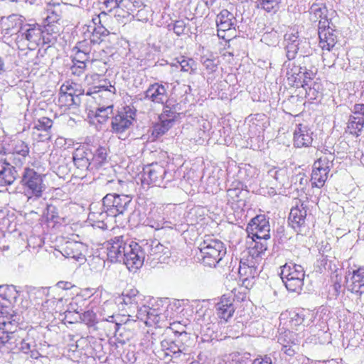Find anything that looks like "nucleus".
Masks as SVG:
<instances>
[{"label": "nucleus", "instance_id": "nucleus-1", "mask_svg": "<svg viewBox=\"0 0 364 364\" xmlns=\"http://www.w3.org/2000/svg\"><path fill=\"white\" fill-rule=\"evenodd\" d=\"M106 249L107 259L111 262H122L133 272L140 268L136 242H127L124 236H117L107 242Z\"/></svg>", "mask_w": 364, "mask_h": 364}, {"label": "nucleus", "instance_id": "nucleus-2", "mask_svg": "<svg viewBox=\"0 0 364 364\" xmlns=\"http://www.w3.org/2000/svg\"><path fill=\"white\" fill-rule=\"evenodd\" d=\"M310 60L309 55H302L296 62L290 63L285 61L284 67L286 68V77L289 85L292 87H302L306 82L314 80L316 70H313L311 68H308L306 63Z\"/></svg>", "mask_w": 364, "mask_h": 364}, {"label": "nucleus", "instance_id": "nucleus-3", "mask_svg": "<svg viewBox=\"0 0 364 364\" xmlns=\"http://www.w3.org/2000/svg\"><path fill=\"white\" fill-rule=\"evenodd\" d=\"M226 254V248L223 242L218 239L207 237L200 244L197 259L203 265L215 267Z\"/></svg>", "mask_w": 364, "mask_h": 364}, {"label": "nucleus", "instance_id": "nucleus-4", "mask_svg": "<svg viewBox=\"0 0 364 364\" xmlns=\"http://www.w3.org/2000/svg\"><path fill=\"white\" fill-rule=\"evenodd\" d=\"M104 4L110 9H121L124 12L123 16L132 15L140 21L146 22L152 16L151 9L143 0H104Z\"/></svg>", "mask_w": 364, "mask_h": 364}, {"label": "nucleus", "instance_id": "nucleus-5", "mask_svg": "<svg viewBox=\"0 0 364 364\" xmlns=\"http://www.w3.org/2000/svg\"><path fill=\"white\" fill-rule=\"evenodd\" d=\"M174 179V174L166 167L159 164H151L143 168L141 184L166 187V185Z\"/></svg>", "mask_w": 364, "mask_h": 364}, {"label": "nucleus", "instance_id": "nucleus-6", "mask_svg": "<svg viewBox=\"0 0 364 364\" xmlns=\"http://www.w3.org/2000/svg\"><path fill=\"white\" fill-rule=\"evenodd\" d=\"M132 198L129 195L108 193L102 198V210L100 216L105 215L109 217H117L125 214L132 203Z\"/></svg>", "mask_w": 364, "mask_h": 364}, {"label": "nucleus", "instance_id": "nucleus-7", "mask_svg": "<svg viewBox=\"0 0 364 364\" xmlns=\"http://www.w3.org/2000/svg\"><path fill=\"white\" fill-rule=\"evenodd\" d=\"M281 279L289 291L299 294L304 286L305 272L302 266L293 262L281 267Z\"/></svg>", "mask_w": 364, "mask_h": 364}, {"label": "nucleus", "instance_id": "nucleus-8", "mask_svg": "<svg viewBox=\"0 0 364 364\" xmlns=\"http://www.w3.org/2000/svg\"><path fill=\"white\" fill-rule=\"evenodd\" d=\"M138 255L140 256V267L143 265L146 259L150 260H158L159 262H164L166 258L171 255L168 247L161 244L158 240L141 241L137 243Z\"/></svg>", "mask_w": 364, "mask_h": 364}, {"label": "nucleus", "instance_id": "nucleus-9", "mask_svg": "<svg viewBox=\"0 0 364 364\" xmlns=\"http://www.w3.org/2000/svg\"><path fill=\"white\" fill-rule=\"evenodd\" d=\"M43 30L38 24H24L20 33L15 38L18 49L33 50L41 43Z\"/></svg>", "mask_w": 364, "mask_h": 364}, {"label": "nucleus", "instance_id": "nucleus-10", "mask_svg": "<svg viewBox=\"0 0 364 364\" xmlns=\"http://www.w3.org/2000/svg\"><path fill=\"white\" fill-rule=\"evenodd\" d=\"M45 175L36 172L33 168H26L24 169L21 183L28 198L33 196L39 198L42 196L43 192L46 188L43 181Z\"/></svg>", "mask_w": 364, "mask_h": 364}, {"label": "nucleus", "instance_id": "nucleus-11", "mask_svg": "<svg viewBox=\"0 0 364 364\" xmlns=\"http://www.w3.org/2000/svg\"><path fill=\"white\" fill-rule=\"evenodd\" d=\"M0 316V347L8 343L21 322L20 314L12 309H3Z\"/></svg>", "mask_w": 364, "mask_h": 364}, {"label": "nucleus", "instance_id": "nucleus-12", "mask_svg": "<svg viewBox=\"0 0 364 364\" xmlns=\"http://www.w3.org/2000/svg\"><path fill=\"white\" fill-rule=\"evenodd\" d=\"M338 32L335 26L328 22L327 19L320 20L318 22L319 45L323 50L330 51L338 41Z\"/></svg>", "mask_w": 364, "mask_h": 364}, {"label": "nucleus", "instance_id": "nucleus-13", "mask_svg": "<svg viewBox=\"0 0 364 364\" xmlns=\"http://www.w3.org/2000/svg\"><path fill=\"white\" fill-rule=\"evenodd\" d=\"M249 237L270 239L269 220L264 215H258L253 218L246 228Z\"/></svg>", "mask_w": 364, "mask_h": 364}, {"label": "nucleus", "instance_id": "nucleus-14", "mask_svg": "<svg viewBox=\"0 0 364 364\" xmlns=\"http://www.w3.org/2000/svg\"><path fill=\"white\" fill-rule=\"evenodd\" d=\"M23 25L21 16L12 14L8 17H3L0 20V29L4 38L8 40L13 38L15 41L16 36L20 33Z\"/></svg>", "mask_w": 364, "mask_h": 364}, {"label": "nucleus", "instance_id": "nucleus-15", "mask_svg": "<svg viewBox=\"0 0 364 364\" xmlns=\"http://www.w3.org/2000/svg\"><path fill=\"white\" fill-rule=\"evenodd\" d=\"M136 113L130 107L124 109V112H118L112 119V131L116 134H122L127 130L135 119Z\"/></svg>", "mask_w": 364, "mask_h": 364}, {"label": "nucleus", "instance_id": "nucleus-16", "mask_svg": "<svg viewBox=\"0 0 364 364\" xmlns=\"http://www.w3.org/2000/svg\"><path fill=\"white\" fill-rule=\"evenodd\" d=\"M91 155L92 149L88 146H82L74 151L73 161L80 173L95 171L92 167Z\"/></svg>", "mask_w": 364, "mask_h": 364}, {"label": "nucleus", "instance_id": "nucleus-17", "mask_svg": "<svg viewBox=\"0 0 364 364\" xmlns=\"http://www.w3.org/2000/svg\"><path fill=\"white\" fill-rule=\"evenodd\" d=\"M168 83L161 84L155 82L149 86L144 92V100H149L154 104L164 105L168 102Z\"/></svg>", "mask_w": 364, "mask_h": 364}, {"label": "nucleus", "instance_id": "nucleus-18", "mask_svg": "<svg viewBox=\"0 0 364 364\" xmlns=\"http://www.w3.org/2000/svg\"><path fill=\"white\" fill-rule=\"evenodd\" d=\"M62 6L60 4H48L46 8L47 16L45 18L44 28L50 32L58 34L60 28L55 23H58L62 16Z\"/></svg>", "mask_w": 364, "mask_h": 364}, {"label": "nucleus", "instance_id": "nucleus-19", "mask_svg": "<svg viewBox=\"0 0 364 364\" xmlns=\"http://www.w3.org/2000/svg\"><path fill=\"white\" fill-rule=\"evenodd\" d=\"M143 296L136 289H130L123 291L118 298L119 304L124 306L123 310L130 313H134L136 309L141 304Z\"/></svg>", "mask_w": 364, "mask_h": 364}, {"label": "nucleus", "instance_id": "nucleus-20", "mask_svg": "<svg viewBox=\"0 0 364 364\" xmlns=\"http://www.w3.org/2000/svg\"><path fill=\"white\" fill-rule=\"evenodd\" d=\"M306 218V210L303 204L300 206L296 205L291 209L288 218L289 224L296 232L304 235L306 234L304 231Z\"/></svg>", "mask_w": 364, "mask_h": 364}, {"label": "nucleus", "instance_id": "nucleus-21", "mask_svg": "<svg viewBox=\"0 0 364 364\" xmlns=\"http://www.w3.org/2000/svg\"><path fill=\"white\" fill-rule=\"evenodd\" d=\"M19 177L16 167L9 163L6 159L0 158V187L12 185Z\"/></svg>", "mask_w": 364, "mask_h": 364}, {"label": "nucleus", "instance_id": "nucleus-22", "mask_svg": "<svg viewBox=\"0 0 364 364\" xmlns=\"http://www.w3.org/2000/svg\"><path fill=\"white\" fill-rule=\"evenodd\" d=\"M313 132L305 124L296 125L294 130V144L296 147H309L313 141Z\"/></svg>", "mask_w": 364, "mask_h": 364}, {"label": "nucleus", "instance_id": "nucleus-23", "mask_svg": "<svg viewBox=\"0 0 364 364\" xmlns=\"http://www.w3.org/2000/svg\"><path fill=\"white\" fill-rule=\"evenodd\" d=\"M216 23L218 27V36L224 38L221 33L235 30L236 18L234 15L227 9H223L217 16Z\"/></svg>", "mask_w": 364, "mask_h": 364}, {"label": "nucleus", "instance_id": "nucleus-24", "mask_svg": "<svg viewBox=\"0 0 364 364\" xmlns=\"http://www.w3.org/2000/svg\"><path fill=\"white\" fill-rule=\"evenodd\" d=\"M161 346L162 348V350L160 353L161 355H159V357L162 359H167L169 364L170 362L171 363H175L176 362L173 360V359H176L179 357H183V360L184 359V353L182 350L178 348L176 344L174 343L173 341L171 339H164L161 342Z\"/></svg>", "mask_w": 364, "mask_h": 364}, {"label": "nucleus", "instance_id": "nucleus-25", "mask_svg": "<svg viewBox=\"0 0 364 364\" xmlns=\"http://www.w3.org/2000/svg\"><path fill=\"white\" fill-rule=\"evenodd\" d=\"M102 16L103 17H106V14L105 13H102L97 17L92 18L93 22V28L91 32V35L90 36V40L92 43V44H100L109 33V31L101 23V18Z\"/></svg>", "mask_w": 364, "mask_h": 364}, {"label": "nucleus", "instance_id": "nucleus-26", "mask_svg": "<svg viewBox=\"0 0 364 364\" xmlns=\"http://www.w3.org/2000/svg\"><path fill=\"white\" fill-rule=\"evenodd\" d=\"M215 309L218 317L227 321L235 312L232 299L226 295H223L220 301L215 305Z\"/></svg>", "mask_w": 364, "mask_h": 364}, {"label": "nucleus", "instance_id": "nucleus-27", "mask_svg": "<svg viewBox=\"0 0 364 364\" xmlns=\"http://www.w3.org/2000/svg\"><path fill=\"white\" fill-rule=\"evenodd\" d=\"M350 280L351 284L348 286V290L360 296L364 294V267L353 270Z\"/></svg>", "mask_w": 364, "mask_h": 364}, {"label": "nucleus", "instance_id": "nucleus-28", "mask_svg": "<svg viewBox=\"0 0 364 364\" xmlns=\"http://www.w3.org/2000/svg\"><path fill=\"white\" fill-rule=\"evenodd\" d=\"M82 249V243L75 241H68L64 245L61 252L67 258L80 260L83 259Z\"/></svg>", "mask_w": 364, "mask_h": 364}, {"label": "nucleus", "instance_id": "nucleus-29", "mask_svg": "<svg viewBox=\"0 0 364 364\" xmlns=\"http://www.w3.org/2000/svg\"><path fill=\"white\" fill-rule=\"evenodd\" d=\"M176 326L177 324L173 323L170 327V328L173 331L176 337L173 341L184 353V359H187L186 357L188 355V353H187V346L186 343L189 340V336L185 331L184 327L178 330L176 328Z\"/></svg>", "mask_w": 364, "mask_h": 364}, {"label": "nucleus", "instance_id": "nucleus-30", "mask_svg": "<svg viewBox=\"0 0 364 364\" xmlns=\"http://www.w3.org/2000/svg\"><path fill=\"white\" fill-rule=\"evenodd\" d=\"M254 242V246L249 250L250 257L253 259H262L265 251L267 250L269 239L261 238H252Z\"/></svg>", "mask_w": 364, "mask_h": 364}, {"label": "nucleus", "instance_id": "nucleus-31", "mask_svg": "<svg viewBox=\"0 0 364 364\" xmlns=\"http://www.w3.org/2000/svg\"><path fill=\"white\" fill-rule=\"evenodd\" d=\"M92 167L98 169L107 162V151L104 146H99L95 151L92 150Z\"/></svg>", "mask_w": 364, "mask_h": 364}, {"label": "nucleus", "instance_id": "nucleus-32", "mask_svg": "<svg viewBox=\"0 0 364 364\" xmlns=\"http://www.w3.org/2000/svg\"><path fill=\"white\" fill-rule=\"evenodd\" d=\"M113 114V105H107V106L98 107L96 110L90 111L88 117L93 116L99 123L103 124L107 122L109 116Z\"/></svg>", "mask_w": 364, "mask_h": 364}, {"label": "nucleus", "instance_id": "nucleus-33", "mask_svg": "<svg viewBox=\"0 0 364 364\" xmlns=\"http://www.w3.org/2000/svg\"><path fill=\"white\" fill-rule=\"evenodd\" d=\"M306 90V97L309 100L318 99L321 95L322 85L320 82L310 80L301 87Z\"/></svg>", "mask_w": 364, "mask_h": 364}, {"label": "nucleus", "instance_id": "nucleus-34", "mask_svg": "<svg viewBox=\"0 0 364 364\" xmlns=\"http://www.w3.org/2000/svg\"><path fill=\"white\" fill-rule=\"evenodd\" d=\"M328 173V171H323L322 168L314 164L311 178L312 187L321 188L327 179Z\"/></svg>", "mask_w": 364, "mask_h": 364}, {"label": "nucleus", "instance_id": "nucleus-35", "mask_svg": "<svg viewBox=\"0 0 364 364\" xmlns=\"http://www.w3.org/2000/svg\"><path fill=\"white\" fill-rule=\"evenodd\" d=\"M19 296V291L14 285H1L0 297L8 301L10 304H14Z\"/></svg>", "mask_w": 364, "mask_h": 364}, {"label": "nucleus", "instance_id": "nucleus-36", "mask_svg": "<svg viewBox=\"0 0 364 364\" xmlns=\"http://www.w3.org/2000/svg\"><path fill=\"white\" fill-rule=\"evenodd\" d=\"M364 127V117L350 115L348 121L347 129L350 134L356 135L360 134Z\"/></svg>", "mask_w": 364, "mask_h": 364}, {"label": "nucleus", "instance_id": "nucleus-37", "mask_svg": "<svg viewBox=\"0 0 364 364\" xmlns=\"http://www.w3.org/2000/svg\"><path fill=\"white\" fill-rule=\"evenodd\" d=\"M259 259H253L252 257H248L246 262H242V265L240 266L239 273L242 275L250 274L254 277L255 274H257V264ZM261 260V259H259Z\"/></svg>", "mask_w": 364, "mask_h": 364}, {"label": "nucleus", "instance_id": "nucleus-38", "mask_svg": "<svg viewBox=\"0 0 364 364\" xmlns=\"http://www.w3.org/2000/svg\"><path fill=\"white\" fill-rule=\"evenodd\" d=\"M58 103L61 107H67L70 109L78 107L81 103V100L80 97L73 96L71 93H68L58 96Z\"/></svg>", "mask_w": 364, "mask_h": 364}, {"label": "nucleus", "instance_id": "nucleus-39", "mask_svg": "<svg viewBox=\"0 0 364 364\" xmlns=\"http://www.w3.org/2000/svg\"><path fill=\"white\" fill-rule=\"evenodd\" d=\"M29 154V147L28 144L22 140L15 141L13 146V154L18 156V161L22 163V160L25 161L26 156Z\"/></svg>", "mask_w": 364, "mask_h": 364}, {"label": "nucleus", "instance_id": "nucleus-40", "mask_svg": "<svg viewBox=\"0 0 364 364\" xmlns=\"http://www.w3.org/2000/svg\"><path fill=\"white\" fill-rule=\"evenodd\" d=\"M256 6L267 12L275 13L280 7L282 0H256Z\"/></svg>", "mask_w": 364, "mask_h": 364}, {"label": "nucleus", "instance_id": "nucleus-41", "mask_svg": "<svg viewBox=\"0 0 364 364\" xmlns=\"http://www.w3.org/2000/svg\"><path fill=\"white\" fill-rule=\"evenodd\" d=\"M287 169L273 167L267 172V176L272 178L279 185L283 186L287 180Z\"/></svg>", "mask_w": 364, "mask_h": 364}, {"label": "nucleus", "instance_id": "nucleus-42", "mask_svg": "<svg viewBox=\"0 0 364 364\" xmlns=\"http://www.w3.org/2000/svg\"><path fill=\"white\" fill-rule=\"evenodd\" d=\"M173 124L166 119H159L152 129L151 134L154 138H159L166 134L172 127Z\"/></svg>", "mask_w": 364, "mask_h": 364}, {"label": "nucleus", "instance_id": "nucleus-43", "mask_svg": "<svg viewBox=\"0 0 364 364\" xmlns=\"http://www.w3.org/2000/svg\"><path fill=\"white\" fill-rule=\"evenodd\" d=\"M310 315V312L305 309H299L291 313L290 323L291 326H299L305 325V318L306 315Z\"/></svg>", "mask_w": 364, "mask_h": 364}, {"label": "nucleus", "instance_id": "nucleus-44", "mask_svg": "<svg viewBox=\"0 0 364 364\" xmlns=\"http://www.w3.org/2000/svg\"><path fill=\"white\" fill-rule=\"evenodd\" d=\"M163 105V111L161 114L159 116V119H166L173 124L178 115V113L176 112L175 109L173 108V105H171L169 101L167 103H164Z\"/></svg>", "mask_w": 364, "mask_h": 364}, {"label": "nucleus", "instance_id": "nucleus-45", "mask_svg": "<svg viewBox=\"0 0 364 364\" xmlns=\"http://www.w3.org/2000/svg\"><path fill=\"white\" fill-rule=\"evenodd\" d=\"M214 326V323H208L205 326H201L200 333L201 335V340L203 342H209L216 338Z\"/></svg>", "mask_w": 364, "mask_h": 364}, {"label": "nucleus", "instance_id": "nucleus-46", "mask_svg": "<svg viewBox=\"0 0 364 364\" xmlns=\"http://www.w3.org/2000/svg\"><path fill=\"white\" fill-rule=\"evenodd\" d=\"M115 91L116 89L114 86L112 85L109 82L105 81L104 84L94 87L93 91L87 92V95H90L92 93L105 92L106 96H113Z\"/></svg>", "mask_w": 364, "mask_h": 364}, {"label": "nucleus", "instance_id": "nucleus-47", "mask_svg": "<svg viewBox=\"0 0 364 364\" xmlns=\"http://www.w3.org/2000/svg\"><path fill=\"white\" fill-rule=\"evenodd\" d=\"M278 343L282 347L287 346V345H297V341L295 338V333L291 331L284 332L278 338Z\"/></svg>", "mask_w": 364, "mask_h": 364}, {"label": "nucleus", "instance_id": "nucleus-48", "mask_svg": "<svg viewBox=\"0 0 364 364\" xmlns=\"http://www.w3.org/2000/svg\"><path fill=\"white\" fill-rule=\"evenodd\" d=\"M170 223V222L165 221L161 216H159V218L157 219L149 217L146 220V225L156 230L169 227Z\"/></svg>", "mask_w": 364, "mask_h": 364}, {"label": "nucleus", "instance_id": "nucleus-49", "mask_svg": "<svg viewBox=\"0 0 364 364\" xmlns=\"http://www.w3.org/2000/svg\"><path fill=\"white\" fill-rule=\"evenodd\" d=\"M178 63L181 66V70L183 72L193 74L197 70V63L192 58H183L181 61H178Z\"/></svg>", "mask_w": 364, "mask_h": 364}, {"label": "nucleus", "instance_id": "nucleus-50", "mask_svg": "<svg viewBox=\"0 0 364 364\" xmlns=\"http://www.w3.org/2000/svg\"><path fill=\"white\" fill-rule=\"evenodd\" d=\"M333 160L334 156L329 154L328 156L321 157L318 160L316 161L314 164L318 167L322 168L323 171L329 172L333 165Z\"/></svg>", "mask_w": 364, "mask_h": 364}, {"label": "nucleus", "instance_id": "nucleus-51", "mask_svg": "<svg viewBox=\"0 0 364 364\" xmlns=\"http://www.w3.org/2000/svg\"><path fill=\"white\" fill-rule=\"evenodd\" d=\"M310 10L311 14L314 16V18H312L314 21H316L318 18H323V16L326 17L327 12L326 6L318 4H313Z\"/></svg>", "mask_w": 364, "mask_h": 364}, {"label": "nucleus", "instance_id": "nucleus-52", "mask_svg": "<svg viewBox=\"0 0 364 364\" xmlns=\"http://www.w3.org/2000/svg\"><path fill=\"white\" fill-rule=\"evenodd\" d=\"M53 126V121L48 117H41L34 122L33 128L39 131H48Z\"/></svg>", "mask_w": 364, "mask_h": 364}, {"label": "nucleus", "instance_id": "nucleus-53", "mask_svg": "<svg viewBox=\"0 0 364 364\" xmlns=\"http://www.w3.org/2000/svg\"><path fill=\"white\" fill-rule=\"evenodd\" d=\"M161 321V313L159 309L149 307V314L147 316L146 325L158 324Z\"/></svg>", "mask_w": 364, "mask_h": 364}, {"label": "nucleus", "instance_id": "nucleus-54", "mask_svg": "<svg viewBox=\"0 0 364 364\" xmlns=\"http://www.w3.org/2000/svg\"><path fill=\"white\" fill-rule=\"evenodd\" d=\"M91 43H92L90 40L88 41L87 40H84L82 41H79L76 46L73 48V51H75L77 50L79 51L82 52L83 53L90 55L91 54Z\"/></svg>", "mask_w": 364, "mask_h": 364}, {"label": "nucleus", "instance_id": "nucleus-55", "mask_svg": "<svg viewBox=\"0 0 364 364\" xmlns=\"http://www.w3.org/2000/svg\"><path fill=\"white\" fill-rule=\"evenodd\" d=\"M279 35L277 31L264 33L262 36L264 41L269 46H276L279 43Z\"/></svg>", "mask_w": 364, "mask_h": 364}, {"label": "nucleus", "instance_id": "nucleus-56", "mask_svg": "<svg viewBox=\"0 0 364 364\" xmlns=\"http://www.w3.org/2000/svg\"><path fill=\"white\" fill-rule=\"evenodd\" d=\"M81 320L90 326H94L96 322V314L92 311H87L80 314Z\"/></svg>", "mask_w": 364, "mask_h": 364}, {"label": "nucleus", "instance_id": "nucleus-57", "mask_svg": "<svg viewBox=\"0 0 364 364\" xmlns=\"http://www.w3.org/2000/svg\"><path fill=\"white\" fill-rule=\"evenodd\" d=\"M84 346H86L87 348H90V347L89 346V344L87 343V340L82 338L77 340L75 342V344L70 345L69 350L70 351H73V353H77L79 354H82Z\"/></svg>", "mask_w": 364, "mask_h": 364}, {"label": "nucleus", "instance_id": "nucleus-58", "mask_svg": "<svg viewBox=\"0 0 364 364\" xmlns=\"http://www.w3.org/2000/svg\"><path fill=\"white\" fill-rule=\"evenodd\" d=\"M299 45L300 44L285 45L286 56L288 59V62L296 58L299 50Z\"/></svg>", "mask_w": 364, "mask_h": 364}, {"label": "nucleus", "instance_id": "nucleus-59", "mask_svg": "<svg viewBox=\"0 0 364 364\" xmlns=\"http://www.w3.org/2000/svg\"><path fill=\"white\" fill-rule=\"evenodd\" d=\"M186 28V23L182 19L173 21V26H172V31L177 36H181L184 33Z\"/></svg>", "mask_w": 364, "mask_h": 364}, {"label": "nucleus", "instance_id": "nucleus-60", "mask_svg": "<svg viewBox=\"0 0 364 364\" xmlns=\"http://www.w3.org/2000/svg\"><path fill=\"white\" fill-rule=\"evenodd\" d=\"M73 65L70 67L71 73L76 76H80L85 71L86 63L83 61L77 62L73 60Z\"/></svg>", "mask_w": 364, "mask_h": 364}, {"label": "nucleus", "instance_id": "nucleus-61", "mask_svg": "<svg viewBox=\"0 0 364 364\" xmlns=\"http://www.w3.org/2000/svg\"><path fill=\"white\" fill-rule=\"evenodd\" d=\"M149 306L146 305H139V308L136 309L135 312L136 311V316L138 319L144 321L146 324L147 322V316L149 314Z\"/></svg>", "mask_w": 364, "mask_h": 364}, {"label": "nucleus", "instance_id": "nucleus-62", "mask_svg": "<svg viewBox=\"0 0 364 364\" xmlns=\"http://www.w3.org/2000/svg\"><path fill=\"white\" fill-rule=\"evenodd\" d=\"M301 40L299 36L298 32L296 33H287L284 35L285 45L300 44Z\"/></svg>", "mask_w": 364, "mask_h": 364}, {"label": "nucleus", "instance_id": "nucleus-63", "mask_svg": "<svg viewBox=\"0 0 364 364\" xmlns=\"http://www.w3.org/2000/svg\"><path fill=\"white\" fill-rule=\"evenodd\" d=\"M58 34L50 32L49 33L46 31V29L43 30V38L41 42L43 44L53 43L57 37Z\"/></svg>", "mask_w": 364, "mask_h": 364}, {"label": "nucleus", "instance_id": "nucleus-64", "mask_svg": "<svg viewBox=\"0 0 364 364\" xmlns=\"http://www.w3.org/2000/svg\"><path fill=\"white\" fill-rule=\"evenodd\" d=\"M250 354L248 353H244L243 355L240 354L234 355L232 360V364H246L245 360L249 359Z\"/></svg>", "mask_w": 364, "mask_h": 364}]
</instances>
